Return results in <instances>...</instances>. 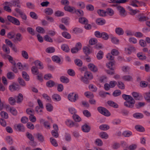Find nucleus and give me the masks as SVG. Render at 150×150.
<instances>
[{"label":"nucleus","mask_w":150,"mask_h":150,"mask_svg":"<svg viewBox=\"0 0 150 150\" xmlns=\"http://www.w3.org/2000/svg\"><path fill=\"white\" fill-rule=\"evenodd\" d=\"M36 30L37 32L41 33H44L45 31L44 29L41 27L38 26L36 28Z\"/></svg>","instance_id":"54"},{"label":"nucleus","mask_w":150,"mask_h":150,"mask_svg":"<svg viewBox=\"0 0 150 150\" xmlns=\"http://www.w3.org/2000/svg\"><path fill=\"white\" fill-rule=\"evenodd\" d=\"M143 96L145 100L147 102L150 103V91L144 93L143 94Z\"/></svg>","instance_id":"15"},{"label":"nucleus","mask_w":150,"mask_h":150,"mask_svg":"<svg viewBox=\"0 0 150 150\" xmlns=\"http://www.w3.org/2000/svg\"><path fill=\"white\" fill-rule=\"evenodd\" d=\"M2 48L4 52L6 54H8L10 53V49L9 48L5 45H3Z\"/></svg>","instance_id":"27"},{"label":"nucleus","mask_w":150,"mask_h":150,"mask_svg":"<svg viewBox=\"0 0 150 150\" xmlns=\"http://www.w3.org/2000/svg\"><path fill=\"white\" fill-rule=\"evenodd\" d=\"M117 86L118 88L121 89H124L125 88V86L124 83L121 81H119L117 83Z\"/></svg>","instance_id":"55"},{"label":"nucleus","mask_w":150,"mask_h":150,"mask_svg":"<svg viewBox=\"0 0 150 150\" xmlns=\"http://www.w3.org/2000/svg\"><path fill=\"white\" fill-rule=\"evenodd\" d=\"M34 64L36 65H38L39 67V68L40 69H42L43 68L42 64L39 61L37 60L34 62Z\"/></svg>","instance_id":"48"},{"label":"nucleus","mask_w":150,"mask_h":150,"mask_svg":"<svg viewBox=\"0 0 150 150\" xmlns=\"http://www.w3.org/2000/svg\"><path fill=\"white\" fill-rule=\"evenodd\" d=\"M46 51L48 53H52L55 51V49L53 47H50L46 49Z\"/></svg>","instance_id":"61"},{"label":"nucleus","mask_w":150,"mask_h":150,"mask_svg":"<svg viewBox=\"0 0 150 150\" xmlns=\"http://www.w3.org/2000/svg\"><path fill=\"white\" fill-rule=\"evenodd\" d=\"M77 6H79V8L83 9L85 8V5L84 2L82 1L79 2L77 4Z\"/></svg>","instance_id":"57"},{"label":"nucleus","mask_w":150,"mask_h":150,"mask_svg":"<svg viewBox=\"0 0 150 150\" xmlns=\"http://www.w3.org/2000/svg\"><path fill=\"white\" fill-rule=\"evenodd\" d=\"M52 60L56 63H59L61 61L60 58L57 56H54L52 57Z\"/></svg>","instance_id":"46"},{"label":"nucleus","mask_w":150,"mask_h":150,"mask_svg":"<svg viewBox=\"0 0 150 150\" xmlns=\"http://www.w3.org/2000/svg\"><path fill=\"white\" fill-rule=\"evenodd\" d=\"M117 84V82L115 81H112L110 82L109 83H106L104 84V87L106 91H108L110 88H113Z\"/></svg>","instance_id":"2"},{"label":"nucleus","mask_w":150,"mask_h":150,"mask_svg":"<svg viewBox=\"0 0 150 150\" xmlns=\"http://www.w3.org/2000/svg\"><path fill=\"white\" fill-rule=\"evenodd\" d=\"M27 30L28 32L32 35H35V31L31 27H29L27 28Z\"/></svg>","instance_id":"36"},{"label":"nucleus","mask_w":150,"mask_h":150,"mask_svg":"<svg viewBox=\"0 0 150 150\" xmlns=\"http://www.w3.org/2000/svg\"><path fill=\"white\" fill-rule=\"evenodd\" d=\"M26 112L27 114L30 115H34L35 113L34 110L30 108L27 109L26 110Z\"/></svg>","instance_id":"39"},{"label":"nucleus","mask_w":150,"mask_h":150,"mask_svg":"<svg viewBox=\"0 0 150 150\" xmlns=\"http://www.w3.org/2000/svg\"><path fill=\"white\" fill-rule=\"evenodd\" d=\"M23 39V37L21 34L20 33H18L15 35L13 41L14 42H20Z\"/></svg>","instance_id":"7"},{"label":"nucleus","mask_w":150,"mask_h":150,"mask_svg":"<svg viewBox=\"0 0 150 150\" xmlns=\"http://www.w3.org/2000/svg\"><path fill=\"white\" fill-rule=\"evenodd\" d=\"M61 49L63 51L66 52H68L69 51V47L66 44L62 45L61 46Z\"/></svg>","instance_id":"38"},{"label":"nucleus","mask_w":150,"mask_h":150,"mask_svg":"<svg viewBox=\"0 0 150 150\" xmlns=\"http://www.w3.org/2000/svg\"><path fill=\"white\" fill-rule=\"evenodd\" d=\"M103 53L102 51H100L97 53V58L98 59L100 60L102 59L103 57Z\"/></svg>","instance_id":"44"},{"label":"nucleus","mask_w":150,"mask_h":150,"mask_svg":"<svg viewBox=\"0 0 150 150\" xmlns=\"http://www.w3.org/2000/svg\"><path fill=\"white\" fill-rule=\"evenodd\" d=\"M55 84L54 81L52 80H50L47 81L46 83L47 86L49 88H51L54 86Z\"/></svg>","instance_id":"28"},{"label":"nucleus","mask_w":150,"mask_h":150,"mask_svg":"<svg viewBox=\"0 0 150 150\" xmlns=\"http://www.w3.org/2000/svg\"><path fill=\"white\" fill-rule=\"evenodd\" d=\"M85 96L88 98H92L94 97L93 94L91 92L89 91L86 92L84 93Z\"/></svg>","instance_id":"43"},{"label":"nucleus","mask_w":150,"mask_h":150,"mask_svg":"<svg viewBox=\"0 0 150 150\" xmlns=\"http://www.w3.org/2000/svg\"><path fill=\"white\" fill-rule=\"evenodd\" d=\"M62 35L63 37L67 39H70L71 38L70 35L66 32H63L62 33Z\"/></svg>","instance_id":"52"},{"label":"nucleus","mask_w":150,"mask_h":150,"mask_svg":"<svg viewBox=\"0 0 150 150\" xmlns=\"http://www.w3.org/2000/svg\"><path fill=\"white\" fill-rule=\"evenodd\" d=\"M73 32L75 34H78L82 32V30L80 28H75L73 29Z\"/></svg>","instance_id":"56"},{"label":"nucleus","mask_w":150,"mask_h":150,"mask_svg":"<svg viewBox=\"0 0 150 150\" xmlns=\"http://www.w3.org/2000/svg\"><path fill=\"white\" fill-rule=\"evenodd\" d=\"M99 136L102 138L104 139H107L108 137V134L105 132H102L99 134Z\"/></svg>","instance_id":"34"},{"label":"nucleus","mask_w":150,"mask_h":150,"mask_svg":"<svg viewBox=\"0 0 150 150\" xmlns=\"http://www.w3.org/2000/svg\"><path fill=\"white\" fill-rule=\"evenodd\" d=\"M60 79L61 82L64 83H68L69 81V79L67 77L64 76H61Z\"/></svg>","instance_id":"31"},{"label":"nucleus","mask_w":150,"mask_h":150,"mask_svg":"<svg viewBox=\"0 0 150 150\" xmlns=\"http://www.w3.org/2000/svg\"><path fill=\"white\" fill-rule=\"evenodd\" d=\"M133 116L134 118L137 119H141L144 117V115L138 112H136L134 114Z\"/></svg>","instance_id":"26"},{"label":"nucleus","mask_w":150,"mask_h":150,"mask_svg":"<svg viewBox=\"0 0 150 150\" xmlns=\"http://www.w3.org/2000/svg\"><path fill=\"white\" fill-rule=\"evenodd\" d=\"M15 35V33L14 32L11 31L8 33L7 37L8 38L11 39L14 38Z\"/></svg>","instance_id":"51"},{"label":"nucleus","mask_w":150,"mask_h":150,"mask_svg":"<svg viewBox=\"0 0 150 150\" xmlns=\"http://www.w3.org/2000/svg\"><path fill=\"white\" fill-rule=\"evenodd\" d=\"M88 68L92 71L96 72L97 71V67L94 64L92 63L89 64L88 66Z\"/></svg>","instance_id":"11"},{"label":"nucleus","mask_w":150,"mask_h":150,"mask_svg":"<svg viewBox=\"0 0 150 150\" xmlns=\"http://www.w3.org/2000/svg\"><path fill=\"white\" fill-rule=\"evenodd\" d=\"M73 118L76 122H79L81 120L80 117L76 114H74L73 116Z\"/></svg>","instance_id":"58"},{"label":"nucleus","mask_w":150,"mask_h":150,"mask_svg":"<svg viewBox=\"0 0 150 150\" xmlns=\"http://www.w3.org/2000/svg\"><path fill=\"white\" fill-rule=\"evenodd\" d=\"M52 99L57 101H60L61 100L60 96L57 94H54L52 96Z\"/></svg>","instance_id":"25"},{"label":"nucleus","mask_w":150,"mask_h":150,"mask_svg":"<svg viewBox=\"0 0 150 150\" xmlns=\"http://www.w3.org/2000/svg\"><path fill=\"white\" fill-rule=\"evenodd\" d=\"M132 95L136 100H139L140 99L141 97L139 96V94L137 92H133L132 93Z\"/></svg>","instance_id":"33"},{"label":"nucleus","mask_w":150,"mask_h":150,"mask_svg":"<svg viewBox=\"0 0 150 150\" xmlns=\"http://www.w3.org/2000/svg\"><path fill=\"white\" fill-rule=\"evenodd\" d=\"M75 64L79 67H81L83 64L82 61L80 59H76L74 60Z\"/></svg>","instance_id":"47"},{"label":"nucleus","mask_w":150,"mask_h":150,"mask_svg":"<svg viewBox=\"0 0 150 150\" xmlns=\"http://www.w3.org/2000/svg\"><path fill=\"white\" fill-rule=\"evenodd\" d=\"M22 75L23 78L25 81H28L29 80V76L26 72L23 71L22 72Z\"/></svg>","instance_id":"30"},{"label":"nucleus","mask_w":150,"mask_h":150,"mask_svg":"<svg viewBox=\"0 0 150 150\" xmlns=\"http://www.w3.org/2000/svg\"><path fill=\"white\" fill-rule=\"evenodd\" d=\"M84 76L88 79H91L93 78L92 74L90 72L88 71H86L85 72Z\"/></svg>","instance_id":"23"},{"label":"nucleus","mask_w":150,"mask_h":150,"mask_svg":"<svg viewBox=\"0 0 150 150\" xmlns=\"http://www.w3.org/2000/svg\"><path fill=\"white\" fill-rule=\"evenodd\" d=\"M83 112V115L87 117H90L91 116V113L88 110H84Z\"/></svg>","instance_id":"60"},{"label":"nucleus","mask_w":150,"mask_h":150,"mask_svg":"<svg viewBox=\"0 0 150 150\" xmlns=\"http://www.w3.org/2000/svg\"><path fill=\"white\" fill-rule=\"evenodd\" d=\"M82 129L84 132H88L90 129V127L86 124H85L82 127Z\"/></svg>","instance_id":"18"},{"label":"nucleus","mask_w":150,"mask_h":150,"mask_svg":"<svg viewBox=\"0 0 150 150\" xmlns=\"http://www.w3.org/2000/svg\"><path fill=\"white\" fill-rule=\"evenodd\" d=\"M44 12L47 16H51L53 14V10L51 8H47L44 9Z\"/></svg>","instance_id":"12"},{"label":"nucleus","mask_w":150,"mask_h":150,"mask_svg":"<svg viewBox=\"0 0 150 150\" xmlns=\"http://www.w3.org/2000/svg\"><path fill=\"white\" fill-rule=\"evenodd\" d=\"M19 88V85L15 83H13L9 86V89L11 91L18 90Z\"/></svg>","instance_id":"8"},{"label":"nucleus","mask_w":150,"mask_h":150,"mask_svg":"<svg viewBox=\"0 0 150 150\" xmlns=\"http://www.w3.org/2000/svg\"><path fill=\"white\" fill-rule=\"evenodd\" d=\"M42 109L43 108L39 107L38 106H37L35 107V110L38 114L39 115H42Z\"/></svg>","instance_id":"40"},{"label":"nucleus","mask_w":150,"mask_h":150,"mask_svg":"<svg viewBox=\"0 0 150 150\" xmlns=\"http://www.w3.org/2000/svg\"><path fill=\"white\" fill-rule=\"evenodd\" d=\"M26 136L30 141L34 140V137L29 132H27L26 133Z\"/></svg>","instance_id":"64"},{"label":"nucleus","mask_w":150,"mask_h":150,"mask_svg":"<svg viewBox=\"0 0 150 150\" xmlns=\"http://www.w3.org/2000/svg\"><path fill=\"white\" fill-rule=\"evenodd\" d=\"M105 23V20L102 18H98L96 20V23L99 25H102L104 24Z\"/></svg>","instance_id":"20"},{"label":"nucleus","mask_w":150,"mask_h":150,"mask_svg":"<svg viewBox=\"0 0 150 150\" xmlns=\"http://www.w3.org/2000/svg\"><path fill=\"white\" fill-rule=\"evenodd\" d=\"M99 128L102 130L105 131L109 129V127L106 125H102L99 126Z\"/></svg>","instance_id":"41"},{"label":"nucleus","mask_w":150,"mask_h":150,"mask_svg":"<svg viewBox=\"0 0 150 150\" xmlns=\"http://www.w3.org/2000/svg\"><path fill=\"white\" fill-rule=\"evenodd\" d=\"M135 103V100L134 99H133V100H129L125 102L124 103V105L125 106L127 107L132 108L133 107L134 104Z\"/></svg>","instance_id":"6"},{"label":"nucleus","mask_w":150,"mask_h":150,"mask_svg":"<svg viewBox=\"0 0 150 150\" xmlns=\"http://www.w3.org/2000/svg\"><path fill=\"white\" fill-rule=\"evenodd\" d=\"M132 132L129 131H125L122 133L123 135L125 137H129L132 135Z\"/></svg>","instance_id":"37"},{"label":"nucleus","mask_w":150,"mask_h":150,"mask_svg":"<svg viewBox=\"0 0 150 150\" xmlns=\"http://www.w3.org/2000/svg\"><path fill=\"white\" fill-rule=\"evenodd\" d=\"M66 124L70 127H72L74 126L77 127V125L75 122H73L72 121L68 120L65 122Z\"/></svg>","instance_id":"14"},{"label":"nucleus","mask_w":150,"mask_h":150,"mask_svg":"<svg viewBox=\"0 0 150 150\" xmlns=\"http://www.w3.org/2000/svg\"><path fill=\"white\" fill-rule=\"evenodd\" d=\"M7 76L8 79H12L14 78L15 75L13 73L10 72L7 73Z\"/></svg>","instance_id":"53"},{"label":"nucleus","mask_w":150,"mask_h":150,"mask_svg":"<svg viewBox=\"0 0 150 150\" xmlns=\"http://www.w3.org/2000/svg\"><path fill=\"white\" fill-rule=\"evenodd\" d=\"M135 129L139 132H143L144 131V128L142 126L140 125H137L135 126Z\"/></svg>","instance_id":"42"},{"label":"nucleus","mask_w":150,"mask_h":150,"mask_svg":"<svg viewBox=\"0 0 150 150\" xmlns=\"http://www.w3.org/2000/svg\"><path fill=\"white\" fill-rule=\"evenodd\" d=\"M117 9L121 16L124 17L126 16L125 14V10L123 7L121 6H117Z\"/></svg>","instance_id":"9"},{"label":"nucleus","mask_w":150,"mask_h":150,"mask_svg":"<svg viewBox=\"0 0 150 150\" xmlns=\"http://www.w3.org/2000/svg\"><path fill=\"white\" fill-rule=\"evenodd\" d=\"M9 110L11 113L14 115H16L17 114V111L16 109L14 107H10Z\"/></svg>","instance_id":"35"},{"label":"nucleus","mask_w":150,"mask_h":150,"mask_svg":"<svg viewBox=\"0 0 150 150\" xmlns=\"http://www.w3.org/2000/svg\"><path fill=\"white\" fill-rule=\"evenodd\" d=\"M15 10L17 13L19 14L23 21H25L27 20V16L26 15L21 9L16 8L15 9Z\"/></svg>","instance_id":"3"},{"label":"nucleus","mask_w":150,"mask_h":150,"mask_svg":"<svg viewBox=\"0 0 150 150\" xmlns=\"http://www.w3.org/2000/svg\"><path fill=\"white\" fill-rule=\"evenodd\" d=\"M81 44L80 42L77 43L75 46V47L72 48L71 52L73 53H75L77 52L78 51L81 49Z\"/></svg>","instance_id":"5"},{"label":"nucleus","mask_w":150,"mask_h":150,"mask_svg":"<svg viewBox=\"0 0 150 150\" xmlns=\"http://www.w3.org/2000/svg\"><path fill=\"white\" fill-rule=\"evenodd\" d=\"M123 80L128 81H132L133 79L131 76L129 75H125L122 77Z\"/></svg>","instance_id":"19"},{"label":"nucleus","mask_w":150,"mask_h":150,"mask_svg":"<svg viewBox=\"0 0 150 150\" xmlns=\"http://www.w3.org/2000/svg\"><path fill=\"white\" fill-rule=\"evenodd\" d=\"M32 73L34 75H38L39 74L38 69L37 67L33 66L31 68Z\"/></svg>","instance_id":"22"},{"label":"nucleus","mask_w":150,"mask_h":150,"mask_svg":"<svg viewBox=\"0 0 150 150\" xmlns=\"http://www.w3.org/2000/svg\"><path fill=\"white\" fill-rule=\"evenodd\" d=\"M21 55L25 59H28L29 56L27 52L25 50H22L21 52Z\"/></svg>","instance_id":"45"},{"label":"nucleus","mask_w":150,"mask_h":150,"mask_svg":"<svg viewBox=\"0 0 150 150\" xmlns=\"http://www.w3.org/2000/svg\"><path fill=\"white\" fill-rule=\"evenodd\" d=\"M98 14L100 16H104L105 15L106 12L102 10H98L97 11Z\"/></svg>","instance_id":"62"},{"label":"nucleus","mask_w":150,"mask_h":150,"mask_svg":"<svg viewBox=\"0 0 150 150\" xmlns=\"http://www.w3.org/2000/svg\"><path fill=\"white\" fill-rule=\"evenodd\" d=\"M14 127L18 131L24 132L25 131L24 127L21 124H15Z\"/></svg>","instance_id":"4"},{"label":"nucleus","mask_w":150,"mask_h":150,"mask_svg":"<svg viewBox=\"0 0 150 150\" xmlns=\"http://www.w3.org/2000/svg\"><path fill=\"white\" fill-rule=\"evenodd\" d=\"M50 141L52 144L55 147L57 146H58L56 140L53 137H51L50 138Z\"/></svg>","instance_id":"50"},{"label":"nucleus","mask_w":150,"mask_h":150,"mask_svg":"<svg viewBox=\"0 0 150 150\" xmlns=\"http://www.w3.org/2000/svg\"><path fill=\"white\" fill-rule=\"evenodd\" d=\"M135 47L133 46H131L128 48H125L126 53L128 54H130L132 52L135 51Z\"/></svg>","instance_id":"13"},{"label":"nucleus","mask_w":150,"mask_h":150,"mask_svg":"<svg viewBox=\"0 0 150 150\" xmlns=\"http://www.w3.org/2000/svg\"><path fill=\"white\" fill-rule=\"evenodd\" d=\"M79 22L81 23L86 24L88 23V20L86 18L82 17L79 18Z\"/></svg>","instance_id":"24"},{"label":"nucleus","mask_w":150,"mask_h":150,"mask_svg":"<svg viewBox=\"0 0 150 150\" xmlns=\"http://www.w3.org/2000/svg\"><path fill=\"white\" fill-rule=\"evenodd\" d=\"M55 16L57 17L62 16L64 15V13L62 12L59 11H57L55 12Z\"/></svg>","instance_id":"63"},{"label":"nucleus","mask_w":150,"mask_h":150,"mask_svg":"<svg viewBox=\"0 0 150 150\" xmlns=\"http://www.w3.org/2000/svg\"><path fill=\"white\" fill-rule=\"evenodd\" d=\"M108 104L110 106L114 108H117L118 107V104L111 100H109L107 102Z\"/></svg>","instance_id":"17"},{"label":"nucleus","mask_w":150,"mask_h":150,"mask_svg":"<svg viewBox=\"0 0 150 150\" xmlns=\"http://www.w3.org/2000/svg\"><path fill=\"white\" fill-rule=\"evenodd\" d=\"M8 21L16 25L19 26L20 25L19 21L17 18L10 16H7Z\"/></svg>","instance_id":"1"},{"label":"nucleus","mask_w":150,"mask_h":150,"mask_svg":"<svg viewBox=\"0 0 150 150\" xmlns=\"http://www.w3.org/2000/svg\"><path fill=\"white\" fill-rule=\"evenodd\" d=\"M116 33L119 35H122L124 33V31L120 28H117L115 29Z\"/></svg>","instance_id":"29"},{"label":"nucleus","mask_w":150,"mask_h":150,"mask_svg":"<svg viewBox=\"0 0 150 150\" xmlns=\"http://www.w3.org/2000/svg\"><path fill=\"white\" fill-rule=\"evenodd\" d=\"M138 20L140 21H143L149 19L148 17L144 16L142 14H139L138 16Z\"/></svg>","instance_id":"16"},{"label":"nucleus","mask_w":150,"mask_h":150,"mask_svg":"<svg viewBox=\"0 0 150 150\" xmlns=\"http://www.w3.org/2000/svg\"><path fill=\"white\" fill-rule=\"evenodd\" d=\"M137 57L140 59L143 60L146 59V56L143 55L142 53L139 52L137 54Z\"/></svg>","instance_id":"49"},{"label":"nucleus","mask_w":150,"mask_h":150,"mask_svg":"<svg viewBox=\"0 0 150 150\" xmlns=\"http://www.w3.org/2000/svg\"><path fill=\"white\" fill-rule=\"evenodd\" d=\"M106 13H107L109 16H112L114 14V11L112 9L110 8L107 9Z\"/></svg>","instance_id":"59"},{"label":"nucleus","mask_w":150,"mask_h":150,"mask_svg":"<svg viewBox=\"0 0 150 150\" xmlns=\"http://www.w3.org/2000/svg\"><path fill=\"white\" fill-rule=\"evenodd\" d=\"M64 8L65 11L70 12H72L74 10H75V8L74 7L69 6H65L64 7Z\"/></svg>","instance_id":"32"},{"label":"nucleus","mask_w":150,"mask_h":150,"mask_svg":"<svg viewBox=\"0 0 150 150\" xmlns=\"http://www.w3.org/2000/svg\"><path fill=\"white\" fill-rule=\"evenodd\" d=\"M122 98L127 101L133 100L134 99L130 96L123 94L122 95Z\"/></svg>","instance_id":"21"},{"label":"nucleus","mask_w":150,"mask_h":150,"mask_svg":"<svg viewBox=\"0 0 150 150\" xmlns=\"http://www.w3.org/2000/svg\"><path fill=\"white\" fill-rule=\"evenodd\" d=\"M5 3L6 4H9L11 3L14 6H17L19 8H20L21 7L19 0H13L11 1V3L8 2H6Z\"/></svg>","instance_id":"10"}]
</instances>
